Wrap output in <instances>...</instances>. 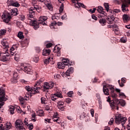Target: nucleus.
Here are the masks:
<instances>
[{"label": "nucleus", "mask_w": 130, "mask_h": 130, "mask_svg": "<svg viewBox=\"0 0 130 130\" xmlns=\"http://www.w3.org/2000/svg\"><path fill=\"white\" fill-rule=\"evenodd\" d=\"M55 94L57 96V98H62V94H61V93L60 92H56L55 93Z\"/></svg>", "instance_id": "c03bdc74"}, {"label": "nucleus", "mask_w": 130, "mask_h": 130, "mask_svg": "<svg viewBox=\"0 0 130 130\" xmlns=\"http://www.w3.org/2000/svg\"><path fill=\"white\" fill-rule=\"evenodd\" d=\"M104 6L105 9H106V11H107V12H109V4L108 3H104Z\"/></svg>", "instance_id": "e433bc0d"}, {"label": "nucleus", "mask_w": 130, "mask_h": 130, "mask_svg": "<svg viewBox=\"0 0 130 130\" xmlns=\"http://www.w3.org/2000/svg\"><path fill=\"white\" fill-rule=\"evenodd\" d=\"M5 95V90L3 88H0V109L5 105L4 101H7V99Z\"/></svg>", "instance_id": "7ed1b4c3"}, {"label": "nucleus", "mask_w": 130, "mask_h": 130, "mask_svg": "<svg viewBox=\"0 0 130 130\" xmlns=\"http://www.w3.org/2000/svg\"><path fill=\"white\" fill-rule=\"evenodd\" d=\"M19 100L20 102V104L21 105H24V102L26 101V100H25V98H23V97H19Z\"/></svg>", "instance_id": "7c9ffc66"}, {"label": "nucleus", "mask_w": 130, "mask_h": 130, "mask_svg": "<svg viewBox=\"0 0 130 130\" xmlns=\"http://www.w3.org/2000/svg\"><path fill=\"white\" fill-rule=\"evenodd\" d=\"M17 37L19 39H24V36L22 31H19L17 35Z\"/></svg>", "instance_id": "2f4dec72"}, {"label": "nucleus", "mask_w": 130, "mask_h": 130, "mask_svg": "<svg viewBox=\"0 0 130 130\" xmlns=\"http://www.w3.org/2000/svg\"><path fill=\"white\" fill-rule=\"evenodd\" d=\"M75 5L76 7V8H81H81H85V5L81 3L77 2V3L75 4Z\"/></svg>", "instance_id": "a878e982"}, {"label": "nucleus", "mask_w": 130, "mask_h": 130, "mask_svg": "<svg viewBox=\"0 0 130 130\" xmlns=\"http://www.w3.org/2000/svg\"><path fill=\"white\" fill-rule=\"evenodd\" d=\"M38 60H39V58L38 57H35L33 58V61L35 62H38Z\"/></svg>", "instance_id": "680f3d73"}, {"label": "nucleus", "mask_w": 130, "mask_h": 130, "mask_svg": "<svg viewBox=\"0 0 130 130\" xmlns=\"http://www.w3.org/2000/svg\"><path fill=\"white\" fill-rule=\"evenodd\" d=\"M15 127L18 129H23L24 128V123L21 119H18L15 121Z\"/></svg>", "instance_id": "0eeeda50"}, {"label": "nucleus", "mask_w": 130, "mask_h": 130, "mask_svg": "<svg viewBox=\"0 0 130 130\" xmlns=\"http://www.w3.org/2000/svg\"><path fill=\"white\" fill-rule=\"evenodd\" d=\"M39 116H43L44 115V112L42 110H39L38 111Z\"/></svg>", "instance_id": "a19ab883"}, {"label": "nucleus", "mask_w": 130, "mask_h": 130, "mask_svg": "<svg viewBox=\"0 0 130 130\" xmlns=\"http://www.w3.org/2000/svg\"><path fill=\"white\" fill-rule=\"evenodd\" d=\"M31 120L32 121L35 122L36 121V119H35V117H36V114L35 113H34L33 114L31 115Z\"/></svg>", "instance_id": "de8ad7c7"}, {"label": "nucleus", "mask_w": 130, "mask_h": 130, "mask_svg": "<svg viewBox=\"0 0 130 130\" xmlns=\"http://www.w3.org/2000/svg\"><path fill=\"white\" fill-rule=\"evenodd\" d=\"M110 106L112 108V109H115L116 108L117 110H118V106L114 102V101L112 100L110 102Z\"/></svg>", "instance_id": "4468645a"}, {"label": "nucleus", "mask_w": 130, "mask_h": 130, "mask_svg": "<svg viewBox=\"0 0 130 130\" xmlns=\"http://www.w3.org/2000/svg\"><path fill=\"white\" fill-rule=\"evenodd\" d=\"M73 73H74V68L71 67L65 73V75H66V76H69L71 74H73Z\"/></svg>", "instance_id": "aec40b11"}, {"label": "nucleus", "mask_w": 130, "mask_h": 130, "mask_svg": "<svg viewBox=\"0 0 130 130\" xmlns=\"http://www.w3.org/2000/svg\"><path fill=\"white\" fill-rule=\"evenodd\" d=\"M114 17L113 16H108L107 19L108 23L109 24H112L113 21H114Z\"/></svg>", "instance_id": "6ab92c4d"}, {"label": "nucleus", "mask_w": 130, "mask_h": 130, "mask_svg": "<svg viewBox=\"0 0 130 130\" xmlns=\"http://www.w3.org/2000/svg\"><path fill=\"white\" fill-rule=\"evenodd\" d=\"M41 83H42V81H41V80L38 81L36 83V85H35V86L34 87V90L35 91H36V93H39V90H40V89L42 88V86L40 85Z\"/></svg>", "instance_id": "6e6552de"}, {"label": "nucleus", "mask_w": 130, "mask_h": 130, "mask_svg": "<svg viewBox=\"0 0 130 130\" xmlns=\"http://www.w3.org/2000/svg\"><path fill=\"white\" fill-rule=\"evenodd\" d=\"M126 121V118L122 117L121 114H117L115 118V122L116 124H124Z\"/></svg>", "instance_id": "f03ea898"}, {"label": "nucleus", "mask_w": 130, "mask_h": 130, "mask_svg": "<svg viewBox=\"0 0 130 130\" xmlns=\"http://www.w3.org/2000/svg\"><path fill=\"white\" fill-rule=\"evenodd\" d=\"M108 89H110L111 90V95L112 98H113V100L114 99H116V98H117V94L116 93H114V87L112 86V85H110L109 84H106L103 85V92L105 94V95H106L107 96H108L109 95V90Z\"/></svg>", "instance_id": "f257e3e1"}, {"label": "nucleus", "mask_w": 130, "mask_h": 130, "mask_svg": "<svg viewBox=\"0 0 130 130\" xmlns=\"http://www.w3.org/2000/svg\"><path fill=\"white\" fill-rule=\"evenodd\" d=\"M97 11L100 14H102V15H104V16H106L105 14V12L103 11V8L101 6H99L97 9Z\"/></svg>", "instance_id": "b1692460"}, {"label": "nucleus", "mask_w": 130, "mask_h": 130, "mask_svg": "<svg viewBox=\"0 0 130 130\" xmlns=\"http://www.w3.org/2000/svg\"><path fill=\"white\" fill-rule=\"evenodd\" d=\"M113 101H114V102H115V104H116L117 106L118 104H119V101H119V100H118L117 99V98H116V99H115Z\"/></svg>", "instance_id": "13d9d810"}, {"label": "nucleus", "mask_w": 130, "mask_h": 130, "mask_svg": "<svg viewBox=\"0 0 130 130\" xmlns=\"http://www.w3.org/2000/svg\"><path fill=\"white\" fill-rule=\"evenodd\" d=\"M122 20L124 23H127L128 21L130 20V17L128 15L124 14L122 16Z\"/></svg>", "instance_id": "f3484780"}, {"label": "nucleus", "mask_w": 130, "mask_h": 130, "mask_svg": "<svg viewBox=\"0 0 130 130\" xmlns=\"http://www.w3.org/2000/svg\"><path fill=\"white\" fill-rule=\"evenodd\" d=\"M52 120H53V121L57 122L59 124V123H60V120L59 119V118H58V117H53Z\"/></svg>", "instance_id": "c85d7f7f"}, {"label": "nucleus", "mask_w": 130, "mask_h": 130, "mask_svg": "<svg viewBox=\"0 0 130 130\" xmlns=\"http://www.w3.org/2000/svg\"><path fill=\"white\" fill-rule=\"evenodd\" d=\"M17 9H12L11 11L12 15H13V16H17Z\"/></svg>", "instance_id": "4c0bfd02"}, {"label": "nucleus", "mask_w": 130, "mask_h": 130, "mask_svg": "<svg viewBox=\"0 0 130 130\" xmlns=\"http://www.w3.org/2000/svg\"><path fill=\"white\" fill-rule=\"evenodd\" d=\"M10 111L11 114H14L15 113V107L13 106H9Z\"/></svg>", "instance_id": "c756f323"}, {"label": "nucleus", "mask_w": 130, "mask_h": 130, "mask_svg": "<svg viewBox=\"0 0 130 130\" xmlns=\"http://www.w3.org/2000/svg\"><path fill=\"white\" fill-rule=\"evenodd\" d=\"M29 24L30 26H32L35 30H36L39 27V24L40 23H39V21L37 22V21L34 20L29 22Z\"/></svg>", "instance_id": "f8f14e48"}, {"label": "nucleus", "mask_w": 130, "mask_h": 130, "mask_svg": "<svg viewBox=\"0 0 130 130\" xmlns=\"http://www.w3.org/2000/svg\"><path fill=\"white\" fill-rule=\"evenodd\" d=\"M18 79H16V78L12 77L11 79V82H12L13 84H16L17 83Z\"/></svg>", "instance_id": "3c124183"}, {"label": "nucleus", "mask_w": 130, "mask_h": 130, "mask_svg": "<svg viewBox=\"0 0 130 130\" xmlns=\"http://www.w3.org/2000/svg\"><path fill=\"white\" fill-rule=\"evenodd\" d=\"M6 33H7V30L3 29H1L0 30V36H3V35H5V34H6Z\"/></svg>", "instance_id": "ea45409f"}, {"label": "nucleus", "mask_w": 130, "mask_h": 130, "mask_svg": "<svg viewBox=\"0 0 130 130\" xmlns=\"http://www.w3.org/2000/svg\"><path fill=\"white\" fill-rule=\"evenodd\" d=\"M36 11H35V9H34V7H31L29 9V14H31L34 15L35 14V12Z\"/></svg>", "instance_id": "473e14b6"}, {"label": "nucleus", "mask_w": 130, "mask_h": 130, "mask_svg": "<svg viewBox=\"0 0 130 130\" xmlns=\"http://www.w3.org/2000/svg\"><path fill=\"white\" fill-rule=\"evenodd\" d=\"M19 75H18V73L14 72L13 73V78H14V79H16L18 80V78H19Z\"/></svg>", "instance_id": "8fccbe9b"}, {"label": "nucleus", "mask_w": 130, "mask_h": 130, "mask_svg": "<svg viewBox=\"0 0 130 130\" xmlns=\"http://www.w3.org/2000/svg\"><path fill=\"white\" fill-rule=\"evenodd\" d=\"M66 103H68V104H69V103L72 102V99H71L70 98H67L66 100Z\"/></svg>", "instance_id": "0e129e2a"}, {"label": "nucleus", "mask_w": 130, "mask_h": 130, "mask_svg": "<svg viewBox=\"0 0 130 130\" xmlns=\"http://www.w3.org/2000/svg\"><path fill=\"white\" fill-rule=\"evenodd\" d=\"M27 126L29 130L33 129V128L34 127V126H33V124H32V123L29 124Z\"/></svg>", "instance_id": "5fc2aeb1"}, {"label": "nucleus", "mask_w": 130, "mask_h": 130, "mask_svg": "<svg viewBox=\"0 0 130 130\" xmlns=\"http://www.w3.org/2000/svg\"><path fill=\"white\" fill-rule=\"evenodd\" d=\"M69 62V59H66V58H63L62 60V63L64 64V63H68Z\"/></svg>", "instance_id": "4d7b16f0"}, {"label": "nucleus", "mask_w": 130, "mask_h": 130, "mask_svg": "<svg viewBox=\"0 0 130 130\" xmlns=\"http://www.w3.org/2000/svg\"><path fill=\"white\" fill-rule=\"evenodd\" d=\"M5 127L7 130L10 129V128L12 127V124H11V123L7 122L6 123Z\"/></svg>", "instance_id": "cd10ccee"}, {"label": "nucleus", "mask_w": 130, "mask_h": 130, "mask_svg": "<svg viewBox=\"0 0 130 130\" xmlns=\"http://www.w3.org/2000/svg\"><path fill=\"white\" fill-rule=\"evenodd\" d=\"M50 52H51L50 49H44L43 50V55L44 56H47L50 54Z\"/></svg>", "instance_id": "a211bd4d"}, {"label": "nucleus", "mask_w": 130, "mask_h": 130, "mask_svg": "<svg viewBox=\"0 0 130 130\" xmlns=\"http://www.w3.org/2000/svg\"><path fill=\"white\" fill-rule=\"evenodd\" d=\"M41 103H42V104H46V101H45V98H42L41 99Z\"/></svg>", "instance_id": "e2e57ef3"}, {"label": "nucleus", "mask_w": 130, "mask_h": 130, "mask_svg": "<svg viewBox=\"0 0 130 130\" xmlns=\"http://www.w3.org/2000/svg\"><path fill=\"white\" fill-rule=\"evenodd\" d=\"M125 80H126L125 78H122L121 83H120V80L118 81V83L120 87H123L124 86V83H125Z\"/></svg>", "instance_id": "412c9836"}, {"label": "nucleus", "mask_w": 130, "mask_h": 130, "mask_svg": "<svg viewBox=\"0 0 130 130\" xmlns=\"http://www.w3.org/2000/svg\"><path fill=\"white\" fill-rule=\"evenodd\" d=\"M7 4H9V6H12V7H20V4L17 2L13 1L12 0H8Z\"/></svg>", "instance_id": "ddd939ff"}, {"label": "nucleus", "mask_w": 130, "mask_h": 130, "mask_svg": "<svg viewBox=\"0 0 130 130\" xmlns=\"http://www.w3.org/2000/svg\"><path fill=\"white\" fill-rule=\"evenodd\" d=\"M26 91H28V92H34V94L36 93V91H34V87H31L29 86H26L25 87Z\"/></svg>", "instance_id": "4be33fe9"}, {"label": "nucleus", "mask_w": 130, "mask_h": 130, "mask_svg": "<svg viewBox=\"0 0 130 130\" xmlns=\"http://www.w3.org/2000/svg\"><path fill=\"white\" fill-rule=\"evenodd\" d=\"M14 59L16 61H19L20 59V55H19V54H15Z\"/></svg>", "instance_id": "37998d69"}, {"label": "nucleus", "mask_w": 130, "mask_h": 130, "mask_svg": "<svg viewBox=\"0 0 130 130\" xmlns=\"http://www.w3.org/2000/svg\"><path fill=\"white\" fill-rule=\"evenodd\" d=\"M119 104H120L121 106H124L125 105V101L124 100H120L119 102Z\"/></svg>", "instance_id": "09e8293b"}, {"label": "nucleus", "mask_w": 130, "mask_h": 130, "mask_svg": "<svg viewBox=\"0 0 130 130\" xmlns=\"http://www.w3.org/2000/svg\"><path fill=\"white\" fill-rule=\"evenodd\" d=\"M34 18L33 17V14H29L28 15V22L30 23V22H32V21H34Z\"/></svg>", "instance_id": "bb28decb"}, {"label": "nucleus", "mask_w": 130, "mask_h": 130, "mask_svg": "<svg viewBox=\"0 0 130 130\" xmlns=\"http://www.w3.org/2000/svg\"><path fill=\"white\" fill-rule=\"evenodd\" d=\"M51 100L52 101H56L57 100V96L55 94V93H54L53 94H52L51 95Z\"/></svg>", "instance_id": "c9c22d12"}, {"label": "nucleus", "mask_w": 130, "mask_h": 130, "mask_svg": "<svg viewBox=\"0 0 130 130\" xmlns=\"http://www.w3.org/2000/svg\"><path fill=\"white\" fill-rule=\"evenodd\" d=\"M53 86H54V83L50 82H45L43 87L45 91H46V90H49V89H52L53 88Z\"/></svg>", "instance_id": "9d476101"}, {"label": "nucleus", "mask_w": 130, "mask_h": 130, "mask_svg": "<svg viewBox=\"0 0 130 130\" xmlns=\"http://www.w3.org/2000/svg\"><path fill=\"white\" fill-rule=\"evenodd\" d=\"M57 66L58 67V69L63 70L66 68V64H63V63L59 62L57 63Z\"/></svg>", "instance_id": "5701e85b"}, {"label": "nucleus", "mask_w": 130, "mask_h": 130, "mask_svg": "<svg viewBox=\"0 0 130 130\" xmlns=\"http://www.w3.org/2000/svg\"><path fill=\"white\" fill-rule=\"evenodd\" d=\"M59 14H55L53 15L52 17V20L54 21L53 22L56 23L57 22L58 20H59Z\"/></svg>", "instance_id": "2eb2a0df"}, {"label": "nucleus", "mask_w": 130, "mask_h": 130, "mask_svg": "<svg viewBox=\"0 0 130 130\" xmlns=\"http://www.w3.org/2000/svg\"><path fill=\"white\" fill-rule=\"evenodd\" d=\"M11 15L8 13H3L2 15V19L3 20V22L8 24L10 21H11Z\"/></svg>", "instance_id": "39448f33"}, {"label": "nucleus", "mask_w": 130, "mask_h": 130, "mask_svg": "<svg viewBox=\"0 0 130 130\" xmlns=\"http://www.w3.org/2000/svg\"><path fill=\"white\" fill-rule=\"evenodd\" d=\"M1 43L3 46V51H4L3 53H8V52L9 51V42L6 40H3Z\"/></svg>", "instance_id": "423d86ee"}, {"label": "nucleus", "mask_w": 130, "mask_h": 130, "mask_svg": "<svg viewBox=\"0 0 130 130\" xmlns=\"http://www.w3.org/2000/svg\"><path fill=\"white\" fill-rule=\"evenodd\" d=\"M5 51H3L2 52V53L4 54L2 56V57L1 58V60L2 61H7L10 59V54H9V51L7 53H4Z\"/></svg>", "instance_id": "9b49d317"}, {"label": "nucleus", "mask_w": 130, "mask_h": 130, "mask_svg": "<svg viewBox=\"0 0 130 130\" xmlns=\"http://www.w3.org/2000/svg\"><path fill=\"white\" fill-rule=\"evenodd\" d=\"M57 107L61 111H63L64 110V107H63V106H58Z\"/></svg>", "instance_id": "052dcab7"}, {"label": "nucleus", "mask_w": 130, "mask_h": 130, "mask_svg": "<svg viewBox=\"0 0 130 130\" xmlns=\"http://www.w3.org/2000/svg\"><path fill=\"white\" fill-rule=\"evenodd\" d=\"M64 103L62 101H58L57 102V106H63Z\"/></svg>", "instance_id": "864d4df0"}, {"label": "nucleus", "mask_w": 130, "mask_h": 130, "mask_svg": "<svg viewBox=\"0 0 130 130\" xmlns=\"http://www.w3.org/2000/svg\"><path fill=\"white\" fill-rule=\"evenodd\" d=\"M25 101H28L29 99H30V95L29 94H26L25 96L24 97Z\"/></svg>", "instance_id": "bf43d9fd"}, {"label": "nucleus", "mask_w": 130, "mask_h": 130, "mask_svg": "<svg viewBox=\"0 0 130 130\" xmlns=\"http://www.w3.org/2000/svg\"><path fill=\"white\" fill-rule=\"evenodd\" d=\"M113 31H114L116 34H117V32L119 31V29L117 27L114 26L113 27Z\"/></svg>", "instance_id": "49530a36"}, {"label": "nucleus", "mask_w": 130, "mask_h": 130, "mask_svg": "<svg viewBox=\"0 0 130 130\" xmlns=\"http://www.w3.org/2000/svg\"><path fill=\"white\" fill-rule=\"evenodd\" d=\"M95 11H96V8H93L92 10V9H89L88 10V12H89L91 14H93V13H95Z\"/></svg>", "instance_id": "69168bd1"}, {"label": "nucleus", "mask_w": 130, "mask_h": 130, "mask_svg": "<svg viewBox=\"0 0 130 130\" xmlns=\"http://www.w3.org/2000/svg\"><path fill=\"white\" fill-rule=\"evenodd\" d=\"M52 59H53V57H49L48 59H46L44 61V63H45L46 64H48V63H49V61L50 60H52Z\"/></svg>", "instance_id": "72a5a7b5"}, {"label": "nucleus", "mask_w": 130, "mask_h": 130, "mask_svg": "<svg viewBox=\"0 0 130 130\" xmlns=\"http://www.w3.org/2000/svg\"><path fill=\"white\" fill-rule=\"evenodd\" d=\"M47 20V17L46 16H41L39 19V23L42 25L43 26H46L47 24V22L46 21Z\"/></svg>", "instance_id": "1a4fd4ad"}, {"label": "nucleus", "mask_w": 130, "mask_h": 130, "mask_svg": "<svg viewBox=\"0 0 130 130\" xmlns=\"http://www.w3.org/2000/svg\"><path fill=\"white\" fill-rule=\"evenodd\" d=\"M55 25H56V22H52L50 25V28L54 29V26H55Z\"/></svg>", "instance_id": "603ef678"}, {"label": "nucleus", "mask_w": 130, "mask_h": 130, "mask_svg": "<svg viewBox=\"0 0 130 130\" xmlns=\"http://www.w3.org/2000/svg\"><path fill=\"white\" fill-rule=\"evenodd\" d=\"M129 4L128 2H127L126 1L124 0V3L122 4L121 8H122V11L123 12H125L126 11V7H127V5Z\"/></svg>", "instance_id": "dca6fc26"}, {"label": "nucleus", "mask_w": 130, "mask_h": 130, "mask_svg": "<svg viewBox=\"0 0 130 130\" xmlns=\"http://www.w3.org/2000/svg\"><path fill=\"white\" fill-rule=\"evenodd\" d=\"M63 11V4H62L59 9L60 13H61Z\"/></svg>", "instance_id": "338daca9"}, {"label": "nucleus", "mask_w": 130, "mask_h": 130, "mask_svg": "<svg viewBox=\"0 0 130 130\" xmlns=\"http://www.w3.org/2000/svg\"><path fill=\"white\" fill-rule=\"evenodd\" d=\"M3 122V118L0 117V130H4V125L2 124Z\"/></svg>", "instance_id": "f704fd0d"}, {"label": "nucleus", "mask_w": 130, "mask_h": 130, "mask_svg": "<svg viewBox=\"0 0 130 130\" xmlns=\"http://www.w3.org/2000/svg\"><path fill=\"white\" fill-rule=\"evenodd\" d=\"M120 41L122 43H125V42H126V41H127V39H126V37H122L120 40Z\"/></svg>", "instance_id": "58836bf2"}, {"label": "nucleus", "mask_w": 130, "mask_h": 130, "mask_svg": "<svg viewBox=\"0 0 130 130\" xmlns=\"http://www.w3.org/2000/svg\"><path fill=\"white\" fill-rule=\"evenodd\" d=\"M60 51V48L56 46L54 47V50H53L54 52H55V53L59 52Z\"/></svg>", "instance_id": "79ce46f5"}, {"label": "nucleus", "mask_w": 130, "mask_h": 130, "mask_svg": "<svg viewBox=\"0 0 130 130\" xmlns=\"http://www.w3.org/2000/svg\"><path fill=\"white\" fill-rule=\"evenodd\" d=\"M114 122V119L113 118H111L110 120V121L108 122V124H110V125H112V124Z\"/></svg>", "instance_id": "6e6d98bb"}, {"label": "nucleus", "mask_w": 130, "mask_h": 130, "mask_svg": "<svg viewBox=\"0 0 130 130\" xmlns=\"http://www.w3.org/2000/svg\"><path fill=\"white\" fill-rule=\"evenodd\" d=\"M20 69L24 71L25 74H28V75H32L33 71H32V67L29 66H25L23 64H21Z\"/></svg>", "instance_id": "20e7f679"}, {"label": "nucleus", "mask_w": 130, "mask_h": 130, "mask_svg": "<svg viewBox=\"0 0 130 130\" xmlns=\"http://www.w3.org/2000/svg\"><path fill=\"white\" fill-rule=\"evenodd\" d=\"M73 94V91H69V92L67 93V95H68V97H72Z\"/></svg>", "instance_id": "774afa93"}, {"label": "nucleus", "mask_w": 130, "mask_h": 130, "mask_svg": "<svg viewBox=\"0 0 130 130\" xmlns=\"http://www.w3.org/2000/svg\"><path fill=\"white\" fill-rule=\"evenodd\" d=\"M51 107H49L48 106H46L45 107V110H46V111H48V112H50V111H51Z\"/></svg>", "instance_id": "a18cd8bd"}, {"label": "nucleus", "mask_w": 130, "mask_h": 130, "mask_svg": "<svg viewBox=\"0 0 130 130\" xmlns=\"http://www.w3.org/2000/svg\"><path fill=\"white\" fill-rule=\"evenodd\" d=\"M99 23L102 25V26H105L106 25V19H105V18L100 19Z\"/></svg>", "instance_id": "393cba45"}]
</instances>
